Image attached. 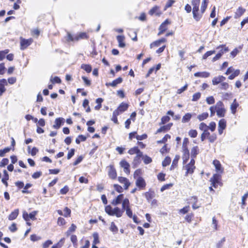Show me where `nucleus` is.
Returning <instances> with one entry per match:
<instances>
[{
	"instance_id": "nucleus-22",
	"label": "nucleus",
	"mask_w": 248,
	"mask_h": 248,
	"mask_svg": "<svg viewBox=\"0 0 248 248\" xmlns=\"http://www.w3.org/2000/svg\"><path fill=\"white\" fill-rule=\"evenodd\" d=\"M128 107V105L127 104L124 103H122L120 106L118 107L117 109L119 110L120 113H122L125 111Z\"/></svg>"
},
{
	"instance_id": "nucleus-15",
	"label": "nucleus",
	"mask_w": 248,
	"mask_h": 248,
	"mask_svg": "<svg viewBox=\"0 0 248 248\" xmlns=\"http://www.w3.org/2000/svg\"><path fill=\"white\" fill-rule=\"evenodd\" d=\"M246 11V10L244 8H243L242 7H239L236 10L235 15H234V18H237L239 17H240L241 16L243 15V14Z\"/></svg>"
},
{
	"instance_id": "nucleus-44",
	"label": "nucleus",
	"mask_w": 248,
	"mask_h": 248,
	"mask_svg": "<svg viewBox=\"0 0 248 248\" xmlns=\"http://www.w3.org/2000/svg\"><path fill=\"white\" fill-rule=\"evenodd\" d=\"M216 51L215 50H211L206 52L202 56V59L204 60L206 59L209 56L212 55V54L215 53Z\"/></svg>"
},
{
	"instance_id": "nucleus-5",
	"label": "nucleus",
	"mask_w": 248,
	"mask_h": 248,
	"mask_svg": "<svg viewBox=\"0 0 248 248\" xmlns=\"http://www.w3.org/2000/svg\"><path fill=\"white\" fill-rule=\"evenodd\" d=\"M184 169L186 170V172L185 173V176H187L188 174H191L194 172V170L196 167L195 166H192L187 164L185 166H184Z\"/></svg>"
},
{
	"instance_id": "nucleus-36",
	"label": "nucleus",
	"mask_w": 248,
	"mask_h": 248,
	"mask_svg": "<svg viewBox=\"0 0 248 248\" xmlns=\"http://www.w3.org/2000/svg\"><path fill=\"white\" fill-rule=\"evenodd\" d=\"M159 9V7L157 6H155L153 7L149 11V14L150 15H153L154 14H155L156 15H159L160 13L157 12V10Z\"/></svg>"
},
{
	"instance_id": "nucleus-47",
	"label": "nucleus",
	"mask_w": 248,
	"mask_h": 248,
	"mask_svg": "<svg viewBox=\"0 0 248 248\" xmlns=\"http://www.w3.org/2000/svg\"><path fill=\"white\" fill-rule=\"evenodd\" d=\"M11 150V148L6 147L3 150H0V156H3L4 155L9 152Z\"/></svg>"
},
{
	"instance_id": "nucleus-52",
	"label": "nucleus",
	"mask_w": 248,
	"mask_h": 248,
	"mask_svg": "<svg viewBox=\"0 0 248 248\" xmlns=\"http://www.w3.org/2000/svg\"><path fill=\"white\" fill-rule=\"evenodd\" d=\"M9 163V159L8 158H3L1 162H0V167H3L7 165Z\"/></svg>"
},
{
	"instance_id": "nucleus-32",
	"label": "nucleus",
	"mask_w": 248,
	"mask_h": 248,
	"mask_svg": "<svg viewBox=\"0 0 248 248\" xmlns=\"http://www.w3.org/2000/svg\"><path fill=\"white\" fill-rule=\"evenodd\" d=\"M81 68L84 70L87 73H90L92 70V66L89 64H82Z\"/></svg>"
},
{
	"instance_id": "nucleus-11",
	"label": "nucleus",
	"mask_w": 248,
	"mask_h": 248,
	"mask_svg": "<svg viewBox=\"0 0 248 248\" xmlns=\"http://www.w3.org/2000/svg\"><path fill=\"white\" fill-rule=\"evenodd\" d=\"M7 81L5 79H0V96H1L6 91L5 86L7 85Z\"/></svg>"
},
{
	"instance_id": "nucleus-51",
	"label": "nucleus",
	"mask_w": 248,
	"mask_h": 248,
	"mask_svg": "<svg viewBox=\"0 0 248 248\" xmlns=\"http://www.w3.org/2000/svg\"><path fill=\"white\" fill-rule=\"evenodd\" d=\"M170 136L169 135L167 134L161 140L157 141V142L159 143H165L167 141L168 139H170Z\"/></svg>"
},
{
	"instance_id": "nucleus-38",
	"label": "nucleus",
	"mask_w": 248,
	"mask_h": 248,
	"mask_svg": "<svg viewBox=\"0 0 248 248\" xmlns=\"http://www.w3.org/2000/svg\"><path fill=\"white\" fill-rule=\"evenodd\" d=\"M208 117V113L207 112H204L198 116V119L200 121H202L207 118Z\"/></svg>"
},
{
	"instance_id": "nucleus-12",
	"label": "nucleus",
	"mask_w": 248,
	"mask_h": 248,
	"mask_svg": "<svg viewBox=\"0 0 248 248\" xmlns=\"http://www.w3.org/2000/svg\"><path fill=\"white\" fill-rule=\"evenodd\" d=\"M123 81V79L122 78L119 77L117 79L114 80L112 82L106 83V85L107 86H111L112 87H115L118 84L121 83Z\"/></svg>"
},
{
	"instance_id": "nucleus-17",
	"label": "nucleus",
	"mask_w": 248,
	"mask_h": 248,
	"mask_svg": "<svg viewBox=\"0 0 248 248\" xmlns=\"http://www.w3.org/2000/svg\"><path fill=\"white\" fill-rule=\"evenodd\" d=\"M19 214V210L18 209H15L12 212L9 216L8 219L10 220L15 219Z\"/></svg>"
},
{
	"instance_id": "nucleus-8",
	"label": "nucleus",
	"mask_w": 248,
	"mask_h": 248,
	"mask_svg": "<svg viewBox=\"0 0 248 248\" xmlns=\"http://www.w3.org/2000/svg\"><path fill=\"white\" fill-rule=\"evenodd\" d=\"M64 118L61 117L57 118L55 121V124L53 125V127L55 129H58L64 124Z\"/></svg>"
},
{
	"instance_id": "nucleus-3",
	"label": "nucleus",
	"mask_w": 248,
	"mask_h": 248,
	"mask_svg": "<svg viewBox=\"0 0 248 248\" xmlns=\"http://www.w3.org/2000/svg\"><path fill=\"white\" fill-rule=\"evenodd\" d=\"M108 167L109 170L108 171V175L109 177L112 179H115L117 177V172L116 170L113 165H110Z\"/></svg>"
},
{
	"instance_id": "nucleus-61",
	"label": "nucleus",
	"mask_w": 248,
	"mask_h": 248,
	"mask_svg": "<svg viewBox=\"0 0 248 248\" xmlns=\"http://www.w3.org/2000/svg\"><path fill=\"white\" fill-rule=\"evenodd\" d=\"M136 138L138 140H142L146 139L147 138V135L146 134H144L142 135H137Z\"/></svg>"
},
{
	"instance_id": "nucleus-20",
	"label": "nucleus",
	"mask_w": 248,
	"mask_h": 248,
	"mask_svg": "<svg viewBox=\"0 0 248 248\" xmlns=\"http://www.w3.org/2000/svg\"><path fill=\"white\" fill-rule=\"evenodd\" d=\"M190 200L192 201V202H193L192 208L193 209H198L201 206V205H198L197 204V201H198V199H197V197H196V196L192 197L190 199Z\"/></svg>"
},
{
	"instance_id": "nucleus-25",
	"label": "nucleus",
	"mask_w": 248,
	"mask_h": 248,
	"mask_svg": "<svg viewBox=\"0 0 248 248\" xmlns=\"http://www.w3.org/2000/svg\"><path fill=\"white\" fill-rule=\"evenodd\" d=\"M76 228L77 226L74 224H72L71 226L69 228L68 230L65 233L66 236H69L72 232H74L76 231Z\"/></svg>"
},
{
	"instance_id": "nucleus-10",
	"label": "nucleus",
	"mask_w": 248,
	"mask_h": 248,
	"mask_svg": "<svg viewBox=\"0 0 248 248\" xmlns=\"http://www.w3.org/2000/svg\"><path fill=\"white\" fill-rule=\"evenodd\" d=\"M124 195L123 194L119 195L115 199L112 201V204L114 206L119 204L123 202V200L124 199Z\"/></svg>"
},
{
	"instance_id": "nucleus-57",
	"label": "nucleus",
	"mask_w": 248,
	"mask_h": 248,
	"mask_svg": "<svg viewBox=\"0 0 248 248\" xmlns=\"http://www.w3.org/2000/svg\"><path fill=\"white\" fill-rule=\"evenodd\" d=\"M124 211H125L126 214L129 217H130V218L132 217L133 213H132V211L131 210L130 207L124 209Z\"/></svg>"
},
{
	"instance_id": "nucleus-60",
	"label": "nucleus",
	"mask_w": 248,
	"mask_h": 248,
	"mask_svg": "<svg viewBox=\"0 0 248 248\" xmlns=\"http://www.w3.org/2000/svg\"><path fill=\"white\" fill-rule=\"evenodd\" d=\"M199 128L204 131L205 130H208V126L204 123H201L199 125Z\"/></svg>"
},
{
	"instance_id": "nucleus-54",
	"label": "nucleus",
	"mask_w": 248,
	"mask_h": 248,
	"mask_svg": "<svg viewBox=\"0 0 248 248\" xmlns=\"http://www.w3.org/2000/svg\"><path fill=\"white\" fill-rule=\"evenodd\" d=\"M206 101L209 105L213 104L215 103V99L213 96H212L207 97Z\"/></svg>"
},
{
	"instance_id": "nucleus-16",
	"label": "nucleus",
	"mask_w": 248,
	"mask_h": 248,
	"mask_svg": "<svg viewBox=\"0 0 248 248\" xmlns=\"http://www.w3.org/2000/svg\"><path fill=\"white\" fill-rule=\"evenodd\" d=\"M3 177L1 179V182L6 187H7L8 185L7 181L9 179V177L7 171L5 170H3Z\"/></svg>"
},
{
	"instance_id": "nucleus-2",
	"label": "nucleus",
	"mask_w": 248,
	"mask_h": 248,
	"mask_svg": "<svg viewBox=\"0 0 248 248\" xmlns=\"http://www.w3.org/2000/svg\"><path fill=\"white\" fill-rule=\"evenodd\" d=\"M33 42L32 38L26 39L21 37L20 38V49L24 50L30 46Z\"/></svg>"
},
{
	"instance_id": "nucleus-56",
	"label": "nucleus",
	"mask_w": 248,
	"mask_h": 248,
	"mask_svg": "<svg viewBox=\"0 0 248 248\" xmlns=\"http://www.w3.org/2000/svg\"><path fill=\"white\" fill-rule=\"evenodd\" d=\"M145 198H146L148 202H150V201L153 198V194L151 193H150L149 192H147L145 193L144 194Z\"/></svg>"
},
{
	"instance_id": "nucleus-53",
	"label": "nucleus",
	"mask_w": 248,
	"mask_h": 248,
	"mask_svg": "<svg viewBox=\"0 0 248 248\" xmlns=\"http://www.w3.org/2000/svg\"><path fill=\"white\" fill-rule=\"evenodd\" d=\"M174 0H168V1L167 2L165 5L164 10H166L167 8L171 7L172 5L174 3Z\"/></svg>"
},
{
	"instance_id": "nucleus-50",
	"label": "nucleus",
	"mask_w": 248,
	"mask_h": 248,
	"mask_svg": "<svg viewBox=\"0 0 248 248\" xmlns=\"http://www.w3.org/2000/svg\"><path fill=\"white\" fill-rule=\"evenodd\" d=\"M63 211H64V214H63L64 217H67L70 216L71 210L70 209H69L68 207H66L64 209Z\"/></svg>"
},
{
	"instance_id": "nucleus-64",
	"label": "nucleus",
	"mask_w": 248,
	"mask_h": 248,
	"mask_svg": "<svg viewBox=\"0 0 248 248\" xmlns=\"http://www.w3.org/2000/svg\"><path fill=\"white\" fill-rule=\"evenodd\" d=\"M52 244L51 240H48L46 241L43 245V248H47L50 245Z\"/></svg>"
},
{
	"instance_id": "nucleus-42",
	"label": "nucleus",
	"mask_w": 248,
	"mask_h": 248,
	"mask_svg": "<svg viewBox=\"0 0 248 248\" xmlns=\"http://www.w3.org/2000/svg\"><path fill=\"white\" fill-rule=\"evenodd\" d=\"M169 130V125H164L160 127L157 130V133H160L162 132H166Z\"/></svg>"
},
{
	"instance_id": "nucleus-28",
	"label": "nucleus",
	"mask_w": 248,
	"mask_h": 248,
	"mask_svg": "<svg viewBox=\"0 0 248 248\" xmlns=\"http://www.w3.org/2000/svg\"><path fill=\"white\" fill-rule=\"evenodd\" d=\"M183 163L186 164L189 157V151H186L183 152Z\"/></svg>"
},
{
	"instance_id": "nucleus-21",
	"label": "nucleus",
	"mask_w": 248,
	"mask_h": 248,
	"mask_svg": "<svg viewBox=\"0 0 248 248\" xmlns=\"http://www.w3.org/2000/svg\"><path fill=\"white\" fill-rule=\"evenodd\" d=\"M170 22L167 19H166L160 26L159 30H162V31H165L167 30V25L170 24Z\"/></svg>"
},
{
	"instance_id": "nucleus-37",
	"label": "nucleus",
	"mask_w": 248,
	"mask_h": 248,
	"mask_svg": "<svg viewBox=\"0 0 248 248\" xmlns=\"http://www.w3.org/2000/svg\"><path fill=\"white\" fill-rule=\"evenodd\" d=\"M240 74V70L237 69L235 70L231 75L228 77L229 79L232 80L234 79L236 77L238 76Z\"/></svg>"
},
{
	"instance_id": "nucleus-24",
	"label": "nucleus",
	"mask_w": 248,
	"mask_h": 248,
	"mask_svg": "<svg viewBox=\"0 0 248 248\" xmlns=\"http://www.w3.org/2000/svg\"><path fill=\"white\" fill-rule=\"evenodd\" d=\"M200 0H192L191 2L193 6V10H199Z\"/></svg>"
},
{
	"instance_id": "nucleus-58",
	"label": "nucleus",
	"mask_w": 248,
	"mask_h": 248,
	"mask_svg": "<svg viewBox=\"0 0 248 248\" xmlns=\"http://www.w3.org/2000/svg\"><path fill=\"white\" fill-rule=\"evenodd\" d=\"M216 123L214 122H212L210 123L209 126H208V129H210L211 131H214L216 129Z\"/></svg>"
},
{
	"instance_id": "nucleus-19",
	"label": "nucleus",
	"mask_w": 248,
	"mask_h": 248,
	"mask_svg": "<svg viewBox=\"0 0 248 248\" xmlns=\"http://www.w3.org/2000/svg\"><path fill=\"white\" fill-rule=\"evenodd\" d=\"M196 77L208 78L210 76V73L207 72H197L194 74Z\"/></svg>"
},
{
	"instance_id": "nucleus-26",
	"label": "nucleus",
	"mask_w": 248,
	"mask_h": 248,
	"mask_svg": "<svg viewBox=\"0 0 248 248\" xmlns=\"http://www.w3.org/2000/svg\"><path fill=\"white\" fill-rule=\"evenodd\" d=\"M199 154V148L198 146L193 147L191 150V156L192 158H195Z\"/></svg>"
},
{
	"instance_id": "nucleus-46",
	"label": "nucleus",
	"mask_w": 248,
	"mask_h": 248,
	"mask_svg": "<svg viewBox=\"0 0 248 248\" xmlns=\"http://www.w3.org/2000/svg\"><path fill=\"white\" fill-rule=\"evenodd\" d=\"M139 148L138 147H134L132 148H131L130 150H129L128 153L130 155H134L135 154H137V152L139 151Z\"/></svg>"
},
{
	"instance_id": "nucleus-7",
	"label": "nucleus",
	"mask_w": 248,
	"mask_h": 248,
	"mask_svg": "<svg viewBox=\"0 0 248 248\" xmlns=\"http://www.w3.org/2000/svg\"><path fill=\"white\" fill-rule=\"evenodd\" d=\"M118 179L120 183L124 184V188L125 189H127L128 188V187L130 185V183L126 178L119 177Z\"/></svg>"
},
{
	"instance_id": "nucleus-13",
	"label": "nucleus",
	"mask_w": 248,
	"mask_h": 248,
	"mask_svg": "<svg viewBox=\"0 0 248 248\" xmlns=\"http://www.w3.org/2000/svg\"><path fill=\"white\" fill-rule=\"evenodd\" d=\"M125 37L124 35H118L117 36V40L119 43V46L120 47H124L125 46V43L124 42Z\"/></svg>"
},
{
	"instance_id": "nucleus-29",
	"label": "nucleus",
	"mask_w": 248,
	"mask_h": 248,
	"mask_svg": "<svg viewBox=\"0 0 248 248\" xmlns=\"http://www.w3.org/2000/svg\"><path fill=\"white\" fill-rule=\"evenodd\" d=\"M229 86H230L228 83L223 81L220 83L218 88L221 90H227L229 89Z\"/></svg>"
},
{
	"instance_id": "nucleus-59",
	"label": "nucleus",
	"mask_w": 248,
	"mask_h": 248,
	"mask_svg": "<svg viewBox=\"0 0 248 248\" xmlns=\"http://www.w3.org/2000/svg\"><path fill=\"white\" fill-rule=\"evenodd\" d=\"M69 191V187L68 186H65L62 188L60 190V193L62 194H66Z\"/></svg>"
},
{
	"instance_id": "nucleus-30",
	"label": "nucleus",
	"mask_w": 248,
	"mask_h": 248,
	"mask_svg": "<svg viewBox=\"0 0 248 248\" xmlns=\"http://www.w3.org/2000/svg\"><path fill=\"white\" fill-rule=\"evenodd\" d=\"M198 11L199 10H192L193 18L197 21L200 20L202 17V16L198 13Z\"/></svg>"
},
{
	"instance_id": "nucleus-9",
	"label": "nucleus",
	"mask_w": 248,
	"mask_h": 248,
	"mask_svg": "<svg viewBox=\"0 0 248 248\" xmlns=\"http://www.w3.org/2000/svg\"><path fill=\"white\" fill-rule=\"evenodd\" d=\"M136 185L139 188L143 189L146 186V183L143 178L139 177L136 181Z\"/></svg>"
},
{
	"instance_id": "nucleus-14",
	"label": "nucleus",
	"mask_w": 248,
	"mask_h": 248,
	"mask_svg": "<svg viewBox=\"0 0 248 248\" xmlns=\"http://www.w3.org/2000/svg\"><path fill=\"white\" fill-rule=\"evenodd\" d=\"M213 165H214L216 170L218 172L222 173L223 172V169L221 168V165L220 162L218 160H215L213 161Z\"/></svg>"
},
{
	"instance_id": "nucleus-62",
	"label": "nucleus",
	"mask_w": 248,
	"mask_h": 248,
	"mask_svg": "<svg viewBox=\"0 0 248 248\" xmlns=\"http://www.w3.org/2000/svg\"><path fill=\"white\" fill-rule=\"evenodd\" d=\"M42 174L41 171H36L32 175V177L33 179H37L39 178Z\"/></svg>"
},
{
	"instance_id": "nucleus-48",
	"label": "nucleus",
	"mask_w": 248,
	"mask_h": 248,
	"mask_svg": "<svg viewBox=\"0 0 248 248\" xmlns=\"http://www.w3.org/2000/svg\"><path fill=\"white\" fill-rule=\"evenodd\" d=\"M66 223L65 220L61 217H59L58 218L57 224L59 226H62L65 225Z\"/></svg>"
},
{
	"instance_id": "nucleus-34",
	"label": "nucleus",
	"mask_w": 248,
	"mask_h": 248,
	"mask_svg": "<svg viewBox=\"0 0 248 248\" xmlns=\"http://www.w3.org/2000/svg\"><path fill=\"white\" fill-rule=\"evenodd\" d=\"M192 117V115L189 113H187L183 117L182 122V123H187L189 121L191 118Z\"/></svg>"
},
{
	"instance_id": "nucleus-43",
	"label": "nucleus",
	"mask_w": 248,
	"mask_h": 248,
	"mask_svg": "<svg viewBox=\"0 0 248 248\" xmlns=\"http://www.w3.org/2000/svg\"><path fill=\"white\" fill-rule=\"evenodd\" d=\"M198 132L196 130L191 129L188 132V135L191 138H196L197 136Z\"/></svg>"
},
{
	"instance_id": "nucleus-39",
	"label": "nucleus",
	"mask_w": 248,
	"mask_h": 248,
	"mask_svg": "<svg viewBox=\"0 0 248 248\" xmlns=\"http://www.w3.org/2000/svg\"><path fill=\"white\" fill-rule=\"evenodd\" d=\"M226 126V121L225 119H222L218 122V127L225 129Z\"/></svg>"
},
{
	"instance_id": "nucleus-33",
	"label": "nucleus",
	"mask_w": 248,
	"mask_h": 248,
	"mask_svg": "<svg viewBox=\"0 0 248 248\" xmlns=\"http://www.w3.org/2000/svg\"><path fill=\"white\" fill-rule=\"evenodd\" d=\"M93 245H96L99 243L100 241L99 240V235L97 232H94L93 234Z\"/></svg>"
},
{
	"instance_id": "nucleus-41",
	"label": "nucleus",
	"mask_w": 248,
	"mask_h": 248,
	"mask_svg": "<svg viewBox=\"0 0 248 248\" xmlns=\"http://www.w3.org/2000/svg\"><path fill=\"white\" fill-rule=\"evenodd\" d=\"M171 162V158L170 157H166L162 162V166L166 167L169 165Z\"/></svg>"
},
{
	"instance_id": "nucleus-1",
	"label": "nucleus",
	"mask_w": 248,
	"mask_h": 248,
	"mask_svg": "<svg viewBox=\"0 0 248 248\" xmlns=\"http://www.w3.org/2000/svg\"><path fill=\"white\" fill-rule=\"evenodd\" d=\"M128 208H130L129 200L125 198L122 202V209L118 207L112 208L110 205H108L105 207V211L109 216H115L117 217H120L123 216L124 209Z\"/></svg>"
},
{
	"instance_id": "nucleus-18",
	"label": "nucleus",
	"mask_w": 248,
	"mask_h": 248,
	"mask_svg": "<svg viewBox=\"0 0 248 248\" xmlns=\"http://www.w3.org/2000/svg\"><path fill=\"white\" fill-rule=\"evenodd\" d=\"M221 48V49L219 50V53H220L221 55L222 56L224 53H226L229 51V48L228 47H226L225 45H221L217 47V49H219Z\"/></svg>"
},
{
	"instance_id": "nucleus-45",
	"label": "nucleus",
	"mask_w": 248,
	"mask_h": 248,
	"mask_svg": "<svg viewBox=\"0 0 248 248\" xmlns=\"http://www.w3.org/2000/svg\"><path fill=\"white\" fill-rule=\"evenodd\" d=\"M110 230L113 232H117L118 231V229L117 227L115 225L113 222L111 223Z\"/></svg>"
},
{
	"instance_id": "nucleus-6",
	"label": "nucleus",
	"mask_w": 248,
	"mask_h": 248,
	"mask_svg": "<svg viewBox=\"0 0 248 248\" xmlns=\"http://www.w3.org/2000/svg\"><path fill=\"white\" fill-rule=\"evenodd\" d=\"M120 164L121 167L124 168L125 173L129 174L130 173V165L129 163L125 160H123L120 162Z\"/></svg>"
},
{
	"instance_id": "nucleus-27",
	"label": "nucleus",
	"mask_w": 248,
	"mask_h": 248,
	"mask_svg": "<svg viewBox=\"0 0 248 248\" xmlns=\"http://www.w3.org/2000/svg\"><path fill=\"white\" fill-rule=\"evenodd\" d=\"M217 114L219 117H223L225 116V109L224 108L216 109Z\"/></svg>"
},
{
	"instance_id": "nucleus-55",
	"label": "nucleus",
	"mask_w": 248,
	"mask_h": 248,
	"mask_svg": "<svg viewBox=\"0 0 248 248\" xmlns=\"http://www.w3.org/2000/svg\"><path fill=\"white\" fill-rule=\"evenodd\" d=\"M114 187L116 191H117L119 193H122L123 191L122 187L118 185V184H114Z\"/></svg>"
},
{
	"instance_id": "nucleus-35",
	"label": "nucleus",
	"mask_w": 248,
	"mask_h": 248,
	"mask_svg": "<svg viewBox=\"0 0 248 248\" xmlns=\"http://www.w3.org/2000/svg\"><path fill=\"white\" fill-rule=\"evenodd\" d=\"M220 175L217 174H214L212 178L210 179V181L211 182H216V183H219V181L220 180Z\"/></svg>"
},
{
	"instance_id": "nucleus-40",
	"label": "nucleus",
	"mask_w": 248,
	"mask_h": 248,
	"mask_svg": "<svg viewBox=\"0 0 248 248\" xmlns=\"http://www.w3.org/2000/svg\"><path fill=\"white\" fill-rule=\"evenodd\" d=\"M210 133L208 131V130H205L204 131L201 135V140L204 141L206 138H209Z\"/></svg>"
},
{
	"instance_id": "nucleus-31",
	"label": "nucleus",
	"mask_w": 248,
	"mask_h": 248,
	"mask_svg": "<svg viewBox=\"0 0 248 248\" xmlns=\"http://www.w3.org/2000/svg\"><path fill=\"white\" fill-rule=\"evenodd\" d=\"M88 36L85 32H81L76 36V40L78 41L79 39H88Z\"/></svg>"
},
{
	"instance_id": "nucleus-63",
	"label": "nucleus",
	"mask_w": 248,
	"mask_h": 248,
	"mask_svg": "<svg viewBox=\"0 0 248 248\" xmlns=\"http://www.w3.org/2000/svg\"><path fill=\"white\" fill-rule=\"evenodd\" d=\"M83 157L82 155L79 156L76 160L73 163V165L76 166L80 163L83 160Z\"/></svg>"
},
{
	"instance_id": "nucleus-4",
	"label": "nucleus",
	"mask_w": 248,
	"mask_h": 248,
	"mask_svg": "<svg viewBox=\"0 0 248 248\" xmlns=\"http://www.w3.org/2000/svg\"><path fill=\"white\" fill-rule=\"evenodd\" d=\"M225 79L226 78L223 76L215 77L212 79V84L214 85H217L219 83H221L223 81H224Z\"/></svg>"
},
{
	"instance_id": "nucleus-23",
	"label": "nucleus",
	"mask_w": 248,
	"mask_h": 248,
	"mask_svg": "<svg viewBox=\"0 0 248 248\" xmlns=\"http://www.w3.org/2000/svg\"><path fill=\"white\" fill-rule=\"evenodd\" d=\"M238 103L236 102V99H235L232 103L231 105V109L232 113L235 114L236 111V108L238 107Z\"/></svg>"
},
{
	"instance_id": "nucleus-49",
	"label": "nucleus",
	"mask_w": 248,
	"mask_h": 248,
	"mask_svg": "<svg viewBox=\"0 0 248 248\" xmlns=\"http://www.w3.org/2000/svg\"><path fill=\"white\" fill-rule=\"evenodd\" d=\"M201 94L200 93H197L193 95L192 101H197L201 97Z\"/></svg>"
}]
</instances>
